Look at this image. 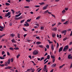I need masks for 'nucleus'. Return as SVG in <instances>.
<instances>
[{
  "instance_id": "f257e3e1",
  "label": "nucleus",
  "mask_w": 72,
  "mask_h": 72,
  "mask_svg": "<svg viewBox=\"0 0 72 72\" xmlns=\"http://www.w3.org/2000/svg\"><path fill=\"white\" fill-rule=\"evenodd\" d=\"M68 48H69L68 45L66 46L63 49V51H66L67 50V49H68Z\"/></svg>"
},
{
  "instance_id": "f03ea898",
  "label": "nucleus",
  "mask_w": 72,
  "mask_h": 72,
  "mask_svg": "<svg viewBox=\"0 0 72 72\" xmlns=\"http://www.w3.org/2000/svg\"><path fill=\"white\" fill-rule=\"evenodd\" d=\"M39 54V52L37 50H35L33 52V54L34 55H36Z\"/></svg>"
},
{
  "instance_id": "7ed1b4c3",
  "label": "nucleus",
  "mask_w": 72,
  "mask_h": 72,
  "mask_svg": "<svg viewBox=\"0 0 72 72\" xmlns=\"http://www.w3.org/2000/svg\"><path fill=\"white\" fill-rule=\"evenodd\" d=\"M48 6H49V5L47 4L45 6L43 7V10H46L48 8Z\"/></svg>"
},
{
  "instance_id": "20e7f679",
  "label": "nucleus",
  "mask_w": 72,
  "mask_h": 72,
  "mask_svg": "<svg viewBox=\"0 0 72 72\" xmlns=\"http://www.w3.org/2000/svg\"><path fill=\"white\" fill-rule=\"evenodd\" d=\"M66 30H64V31H62L61 32V33H64V35H66Z\"/></svg>"
},
{
  "instance_id": "39448f33",
  "label": "nucleus",
  "mask_w": 72,
  "mask_h": 72,
  "mask_svg": "<svg viewBox=\"0 0 72 72\" xmlns=\"http://www.w3.org/2000/svg\"><path fill=\"white\" fill-rule=\"evenodd\" d=\"M10 12H9L8 13L6 14L5 15V17H8V16H9L10 15Z\"/></svg>"
},
{
  "instance_id": "423d86ee",
  "label": "nucleus",
  "mask_w": 72,
  "mask_h": 72,
  "mask_svg": "<svg viewBox=\"0 0 72 72\" xmlns=\"http://www.w3.org/2000/svg\"><path fill=\"white\" fill-rule=\"evenodd\" d=\"M52 35L53 37V38H55V36H56V35L55 34V33H53L52 34Z\"/></svg>"
},
{
  "instance_id": "0eeeda50",
  "label": "nucleus",
  "mask_w": 72,
  "mask_h": 72,
  "mask_svg": "<svg viewBox=\"0 0 72 72\" xmlns=\"http://www.w3.org/2000/svg\"><path fill=\"white\" fill-rule=\"evenodd\" d=\"M71 55H69L68 56V59H72V56H71Z\"/></svg>"
},
{
  "instance_id": "6e6552de",
  "label": "nucleus",
  "mask_w": 72,
  "mask_h": 72,
  "mask_svg": "<svg viewBox=\"0 0 72 72\" xmlns=\"http://www.w3.org/2000/svg\"><path fill=\"white\" fill-rule=\"evenodd\" d=\"M56 65H57L56 64H54L51 65V67L54 68V67H56Z\"/></svg>"
},
{
  "instance_id": "1a4fd4ad",
  "label": "nucleus",
  "mask_w": 72,
  "mask_h": 72,
  "mask_svg": "<svg viewBox=\"0 0 72 72\" xmlns=\"http://www.w3.org/2000/svg\"><path fill=\"white\" fill-rule=\"evenodd\" d=\"M62 50H63V47H62L60 48L58 50V52L60 53V51H62Z\"/></svg>"
},
{
  "instance_id": "9d476101",
  "label": "nucleus",
  "mask_w": 72,
  "mask_h": 72,
  "mask_svg": "<svg viewBox=\"0 0 72 72\" xmlns=\"http://www.w3.org/2000/svg\"><path fill=\"white\" fill-rule=\"evenodd\" d=\"M46 68V65L44 66V71H46L47 70V69Z\"/></svg>"
},
{
  "instance_id": "9b49d317",
  "label": "nucleus",
  "mask_w": 72,
  "mask_h": 72,
  "mask_svg": "<svg viewBox=\"0 0 72 72\" xmlns=\"http://www.w3.org/2000/svg\"><path fill=\"white\" fill-rule=\"evenodd\" d=\"M51 49H52V50L53 51V50H54V46L53 44H51Z\"/></svg>"
},
{
  "instance_id": "f8f14e48",
  "label": "nucleus",
  "mask_w": 72,
  "mask_h": 72,
  "mask_svg": "<svg viewBox=\"0 0 72 72\" xmlns=\"http://www.w3.org/2000/svg\"><path fill=\"white\" fill-rule=\"evenodd\" d=\"M12 68V67L10 66H8L7 67L5 68V69H10V68Z\"/></svg>"
},
{
  "instance_id": "ddd939ff",
  "label": "nucleus",
  "mask_w": 72,
  "mask_h": 72,
  "mask_svg": "<svg viewBox=\"0 0 72 72\" xmlns=\"http://www.w3.org/2000/svg\"><path fill=\"white\" fill-rule=\"evenodd\" d=\"M52 30L54 31H56L57 30V28L56 27L52 29Z\"/></svg>"
},
{
  "instance_id": "4468645a",
  "label": "nucleus",
  "mask_w": 72,
  "mask_h": 72,
  "mask_svg": "<svg viewBox=\"0 0 72 72\" xmlns=\"http://www.w3.org/2000/svg\"><path fill=\"white\" fill-rule=\"evenodd\" d=\"M4 66H6V67H8V62H5V63L4 64Z\"/></svg>"
},
{
  "instance_id": "2eb2a0df",
  "label": "nucleus",
  "mask_w": 72,
  "mask_h": 72,
  "mask_svg": "<svg viewBox=\"0 0 72 72\" xmlns=\"http://www.w3.org/2000/svg\"><path fill=\"white\" fill-rule=\"evenodd\" d=\"M69 23V21H67L65 22L64 23V24H68Z\"/></svg>"
},
{
  "instance_id": "dca6fc26",
  "label": "nucleus",
  "mask_w": 72,
  "mask_h": 72,
  "mask_svg": "<svg viewBox=\"0 0 72 72\" xmlns=\"http://www.w3.org/2000/svg\"><path fill=\"white\" fill-rule=\"evenodd\" d=\"M7 62L8 63V64H10V59L9 58L8 59Z\"/></svg>"
},
{
  "instance_id": "f3484780",
  "label": "nucleus",
  "mask_w": 72,
  "mask_h": 72,
  "mask_svg": "<svg viewBox=\"0 0 72 72\" xmlns=\"http://www.w3.org/2000/svg\"><path fill=\"white\" fill-rule=\"evenodd\" d=\"M12 43H16V41H15L14 39H12Z\"/></svg>"
},
{
  "instance_id": "a211bd4d",
  "label": "nucleus",
  "mask_w": 72,
  "mask_h": 72,
  "mask_svg": "<svg viewBox=\"0 0 72 72\" xmlns=\"http://www.w3.org/2000/svg\"><path fill=\"white\" fill-rule=\"evenodd\" d=\"M39 4H40V5H44V4H45V3H44V2H42V3H39Z\"/></svg>"
},
{
  "instance_id": "6ab92c4d",
  "label": "nucleus",
  "mask_w": 72,
  "mask_h": 72,
  "mask_svg": "<svg viewBox=\"0 0 72 72\" xmlns=\"http://www.w3.org/2000/svg\"><path fill=\"white\" fill-rule=\"evenodd\" d=\"M15 36V35L14 34H11L10 35V36L12 37H13Z\"/></svg>"
},
{
  "instance_id": "aec40b11",
  "label": "nucleus",
  "mask_w": 72,
  "mask_h": 72,
  "mask_svg": "<svg viewBox=\"0 0 72 72\" xmlns=\"http://www.w3.org/2000/svg\"><path fill=\"white\" fill-rule=\"evenodd\" d=\"M4 36H5V34H3L2 35H0V39L2 38L3 37H4Z\"/></svg>"
},
{
  "instance_id": "412c9836",
  "label": "nucleus",
  "mask_w": 72,
  "mask_h": 72,
  "mask_svg": "<svg viewBox=\"0 0 72 72\" xmlns=\"http://www.w3.org/2000/svg\"><path fill=\"white\" fill-rule=\"evenodd\" d=\"M17 36L18 38H20V35L19 34V33L17 34Z\"/></svg>"
},
{
  "instance_id": "4be33fe9",
  "label": "nucleus",
  "mask_w": 72,
  "mask_h": 72,
  "mask_svg": "<svg viewBox=\"0 0 72 72\" xmlns=\"http://www.w3.org/2000/svg\"><path fill=\"white\" fill-rule=\"evenodd\" d=\"M24 26H26V27L27 26H29L30 25H29V24H24Z\"/></svg>"
},
{
  "instance_id": "5701e85b",
  "label": "nucleus",
  "mask_w": 72,
  "mask_h": 72,
  "mask_svg": "<svg viewBox=\"0 0 72 72\" xmlns=\"http://www.w3.org/2000/svg\"><path fill=\"white\" fill-rule=\"evenodd\" d=\"M14 60V59H13V58H12L10 60L12 63H13V62Z\"/></svg>"
},
{
  "instance_id": "b1692460",
  "label": "nucleus",
  "mask_w": 72,
  "mask_h": 72,
  "mask_svg": "<svg viewBox=\"0 0 72 72\" xmlns=\"http://www.w3.org/2000/svg\"><path fill=\"white\" fill-rule=\"evenodd\" d=\"M31 19H28V20H27L26 22H30L31 21Z\"/></svg>"
},
{
  "instance_id": "393cba45",
  "label": "nucleus",
  "mask_w": 72,
  "mask_h": 72,
  "mask_svg": "<svg viewBox=\"0 0 72 72\" xmlns=\"http://www.w3.org/2000/svg\"><path fill=\"white\" fill-rule=\"evenodd\" d=\"M51 58H52L53 59H54L55 58V57L53 56V55H51Z\"/></svg>"
},
{
  "instance_id": "a878e982",
  "label": "nucleus",
  "mask_w": 72,
  "mask_h": 72,
  "mask_svg": "<svg viewBox=\"0 0 72 72\" xmlns=\"http://www.w3.org/2000/svg\"><path fill=\"white\" fill-rule=\"evenodd\" d=\"M41 43V42H36V44H38V45H39Z\"/></svg>"
},
{
  "instance_id": "bb28decb",
  "label": "nucleus",
  "mask_w": 72,
  "mask_h": 72,
  "mask_svg": "<svg viewBox=\"0 0 72 72\" xmlns=\"http://www.w3.org/2000/svg\"><path fill=\"white\" fill-rule=\"evenodd\" d=\"M14 49H15V50H19V48H18V47L14 48Z\"/></svg>"
},
{
  "instance_id": "cd10ccee",
  "label": "nucleus",
  "mask_w": 72,
  "mask_h": 72,
  "mask_svg": "<svg viewBox=\"0 0 72 72\" xmlns=\"http://www.w3.org/2000/svg\"><path fill=\"white\" fill-rule=\"evenodd\" d=\"M9 49L10 50H14V49H13L12 47L10 48H9Z\"/></svg>"
},
{
  "instance_id": "c85d7f7f",
  "label": "nucleus",
  "mask_w": 72,
  "mask_h": 72,
  "mask_svg": "<svg viewBox=\"0 0 72 72\" xmlns=\"http://www.w3.org/2000/svg\"><path fill=\"white\" fill-rule=\"evenodd\" d=\"M40 17H41V16H38V17L36 18V19H40Z\"/></svg>"
},
{
  "instance_id": "c756f323",
  "label": "nucleus",
  "mask_w": 72,
  "mask_h": 72,
  "mask_svg": "<svg viewBox=\"0 0 72 72\" xmlns=\"http://www.w3.org/2000/svg\"><path fill=\"white\" fill-rule=\"evenodd\" d=\"M0 59H4V58H3V57L0 56Z\"/></svg>"
},
{
  "instance_id": "7c9ffc66",
  "label": "nucleus",
  "mask_w": 72,
  "mask_h": 72,
  "mask_svg": "<svg viewBox=\"0 0 72 72\" xmlns=\"http://www.w3.org/2000/svg\"><path fill=\"white\" fill-rule=\"evenodd\" d=\"M47 59H50V55H48L47 56Z\"/></svg>"
},
{
  "instance_id": "2f4dec72",
  "label": "nucleus",
  "mask_w": 72,
  "mask_h": 72,
  "mask_svg": "<svg viewBox=\"0 0 72 72\" xmlns=\"http://www.w3.org/2000/svg\"><path fill=\"white\" fill-rule=\"evenodd\" d=\"M5 5H7L8 6H9V5H10V4L8 3H5Z\"/></svg>"
},
{
  "instance_id": "473e14b6",
  "label": "nucleus",
  "mask_w": 72,
  "mask_h": 72,
  "mask_svg": "<svg viewBox=\"0 0 72 72\" xmlns=\"http://www.w3.org/2000/svg\"><path fill=\"white\" fill-rule=\"evenodd\" d=\"M24 20H23L21 21V23H23V22H24Z\"/></svg>"
},
{
  "instance_id": "72a5a7b5",
  "label": "nucleus",
  "mask_w": 72,
  "mask_h": 72,
  "mask_svg": "<svg viewBox=\"0 0 72 72\" xmlns=\"http://www.w3.org/2000/svg\"><path fill=\"white\" fill-rule=\"evenodd\" d=\"M36 39H38V40H40V39L39 37H36Z\"/></svg>"
},
{
  "instance_id": "f704fd0d",
  "label": "nucleus",
  "mask_w": 72,
  "mask_h": 72,
  "mask_svg": "<svg viewBox=\"0 0 72 72\" xmlns=\"http://www.w3.org/2000/svg\"><path fill=\"white\" fill-rule=\"evenodd\" d=\"M46 47L48 49L49 48V46L48 44L46 46Z\"/></svg>"
},
{
  "instance_id": "c9c22d12",
  "label": "nucleus",
  "mask_w": 72,
  "mask_h": 72,
  "mask_svg": "<svg viewBox=\"0 0 72 72\" xmlns=\"http://www.w3.org/2000/svg\"><path fill=\"white\" fill-rule=\"evenodd\" d=\"M5 54V51H3L2 52V55H4Z\"/></svg>"
},
{
  "instance_id": "e433bc0d",
  "label": "nucleus",
  "mask_w": 72,
  "mask_h": 72,
  "mask_svg": "<svg viewBox=\"0 0 72 72\" xmlns=\"http://www.w3.org/2000/svg\"><path fill=\"white\" fill-rule=\"evenodd\" d=\"M44 27L43 26H42L40 27V30H44Z\"/></svg>"
},
{
  "instance_id": "4c0bfd02",
  "label": "nucleus",
  "mask_w": 72,
  "mask_h": 72,
  "mask_svg": "<svg viewBox=\"0 0 72 72\" xmlns=\"http://www.w3.org/2000/svg\"><path fill=\"white\" fill-rule=\"evenodd\" d=\"M39 47H40V48H43V46H42V45H39Z\"/></svg>"
},
{
  "instance_id": "58836bf2",
  "label": "nucleus",
  "mask_w": 72,
  "mask_h": 72,
  "mask_svg": "<svg viewBox=\"0 0 72 72\" xmlns=\"http://www.w3.org/2000/svg\"><path fill=\"white\" fill-rule=\"evenodd\" d=\"M59 46V43H57V48H58Z\"/></svg>"
},
{
  "instance_id": "ea45409f",
  "label": "nucleus",
  "mask_w": 72,
  "mask_h": 72,
  "mask_svg": "<svg viewBox=\"0 0 72 72\" xmlns=\"http://www.w3.org/2000/svg\"><path fill=\"white\" fill-rule=\"evenodd\" d=\"M20 56V55L19 54V55H17V56L16 57L17 58V59H18V58H19V57Z\"/></svg>"
},
{
  "instance_id": "a19ab883",
  "label": "nucleus",
  "mask_w": 72,
  "mask_h": 72,
  "mask_svg": "<svg viewBox=\"0 0 72 72\" xmlns=\"http://www.w3.org/2000/svg\"><path fill=\"white\" fill-rule=\"evenodd\" d=\"M23 29L24 31H27V30H26V29L24 28H23Z\"/></svg>"
},
{
  "instance_id": "79ce46f5",
  "label": "nucleus",
  "mask_w": 72,
  "mask_h": 72,
  "mask_svg": "<svg viewBox=\"0 0 72 72\" xmlns=\"http://www.w3.org/2000/svg\"><path fill=\"white\" fill-rule=\"evenodd\" d=\"M19 19H22V16H21L20 17H18Z\"/></svg>"
},
{
  "instance_id": "37998d69",
  "label": "nucleus",
  "mask_w": 72,
  "mask_h": 72,
  "mask_svg": "<svg viewBox=\"0 0 72 72\" xmlns=\"http://www.w3.org/2000/svg\"><path fill=\"white\" fill-rule=\"evenodd\" d=\"M7 54L8 55V56H9V55H10V53H9V52L7 51Z\"/></svg>"
},
{
  "instance_id": "c03bdc74",
  "label": "nucleus",
  "mask_w": 72,
  "mask_h": 72,
  "mask_svg": "<svg viewBox=\"0 0 72 72\" xmlns=\"http://www.w3.org/2000/svg\"><path fill=\"white\" fill-rule=\"evenodd\" d=\"M15 20H18V19H19L18 17H15Z\"/></svg>"
},
{
  "instance_id": "a18cd8bd",
  "label": "nucleus",
  "mask_w": 72,
  "mask_h": 72,
  "mask_svg": "<svg viewBox=\"0 0 72 72\" xmlns=\"http://www.w3.org/2000/svg\"><path fill=\"white\" fill-rule=\"evenodd\" d=\"M66 12V11L65 10H64L62 12V13H64L65 12Z\"/></svg>"
},
{
  "instance_id": "49530a36",
  "label": "nucleus",
  "mask_w": 72,
  "mask_h": 72,
  "mask_svg": "<svg viewBox=\"0 0 72 72\" xmlns=\"http://www.w3.org/2000/svg\"><path fill=\"white\" fill-rule=\"evenodd\" d=\"M48 12H49V10H47L46 11L44 12V13H48Z\"/></svg>"
},
{
  "instance_id": "de8ad7c7",
  "label": "nucleus",
  "mask_w": 72,
  "mask_h": 72,
  "mask_svg": "<svg viewBox=\"0 0 72 72\" xmlns=\"http://www.w3.org/2000/svg\"><path fill=\"white\" fill-rule=\"evenodd\" d=\"M35 7H36V8H39L40 7V6L39 5H35Z\"/></svg>"
},
{
  "instance_id": "09e8293b",
  "label": "nucleus",
  "mask_w": 72,
  "mask_h": 72,
  "mask_svg": "<svg viewBox=\"0 0 72 72\" xmlns=\"http://www.w3.org/2000/svg\"><path fill=\"white\" fill-rule=\"evenodd\" d=\"M67 37H66L63 40H64V41H65V40H67Z\"/></svg>"
},
{
  "instance_id": "8fccbe9b",
  "label": "nucleus",
  "mask_w": 72,
  "mask_h": 72,
  "mask_svg": "<svg viewBox=\"0 0 72 72\" xmlns=\"http://www.w3.org/2000/svg\"><path fill=\"white\" fill-rule=\"evenodd\" d=\"M55 62V58L53 59V63H54Z\"/></svg>"
},
{
  "instance_id": "3c124183",
  "label": "nucleus",
  "mask_w": 72,
  "mask_h": 72,
  "mask_svg": "<svg viewBox=\"0 0 72 72\" xmlns=\"http://www.w3.org/2000/svg\"><path fill=\"white\" fill-rule=\"evenodd\" d=\"M0 28L1 29H3V28H4V27H3V26L2 27L1 26H0Z\"/></svg>"
},
{
  "instance_id": "603ef678",
  "label": "nucleus",
  "mask_w": 72,
  "mask_h": 72,
  "mask_svg": "<svg viewBox=\"0 0 72 72\" xmlns=\"http://www.w3.org/2000/svg\"><path fill=\"white\" fill-rule=\"evenodd\" d=\"M0 66H1V67H4V64H0Z\"/></svg>"
},
{
  "instance_id": "864d4df0",
  "label": "nucleus",
  "mask_w": 72,
  "mask_h": 72,
  "mask_svg": "<svg viewBox=\"0 0 72 72\" xmlns=\"http://www.w3.org/2000/svg\"><path fill=\"white\" fill-rule=\"evenodd\" d=\"M28 57H29V58H30V59H32V58H31V55H29V56H28Z\"/></svg>"
},
{
  "instance_id": "5fc2aeb1",
  "label": "nucleus",
  "mask_w": 72,
  "mask_h": 72,
  "mask_svg": "<svg viewBox=\"0 0 72 72\" xmlns=\"http://www.w3.org/2000/svg\"><path fill=\"white\" fill-rule=\"evenodd\" d=\"M11 11L12 12H13V13H14L15 12H14V10H13L11 9Z\"/></svg>"
},
{
  "instance_id": "6e6d98bb",
  "label": "nucleus",
  "mask_w": 72,
  "mask_h": 72,
  "mask_svg": "<svg viewBox=\"0 0 72 72\" xmlns=\"http://www.w3.org/2000/svg\"><path fill=\"white\" fill-rule=\"evenodd\" d=\"M29 7V6H25L24 7V8H28Z\"/></svg>"
},
{
  "instance_id": "4d7b16f0",
  "label": "nucleus",
  "mask_w": 72,
  "mask_h": 72,
  "mask_svg": "<svg viewBox=\"0 0 72 72\" xmlns=\"http://www.w3.org/2000/svg\"><path fill=\"white\" fill-rule=\"evenodd\" d=\"M26 1L28 3L30 2V0H26Z\"/></svg>"
},
{
  "instance_id": "13d9d810",
  "label": "nucleus",
  "mask_w": 72,
  "mask_h": 72,
  "mask_svg": "<svg viewBox=\"0 0 72 72\" xmlns=\"http://www.w3.org/2000/svg\"><path fill=\"white\" fill-rule=\"evenodd\" d=\"M55 24H52V27H54V26H55Z\"/></svg>"
},
{
  "instance_id": "bf43d9fd",
  "label": "nucleus",
  "mask_w": 72,
  "mask_h": 72,
  "mask_svg": "<svg viewBox=\"0 0 72 72\" xmlns=\"http://www.w3.org/2000/svg\"><path fill=\"white\" fill-rule=\"evenodd\" d=\"M6 57V55H3V58H4V59H5V57Z\"/></svg>"
},
{
  "instance_id": "052dcab7",
  "label": "nucleus",
  "mask_w": 72,
  "mask_h": 72,
  "mask_svg": "<svg viewBox=\"0 0 72 72\" xmlns=\"http://www.w3.org/2000/svg\"><path fill=\"white\" fill-rule=\"evenodd\" d=\"M42 69H39L38 71H37V72H40V71H41Z\"/></svg>"
},
{
  "instance_id": "680f3d73",
  "label": "nucleus",
  "mask_w": 72,
  "mask_h": 72,
  "mask_svg": "<svg viewBox=\"0 0 72 72\" xmlns=\"http://www.w3.org/2000/svg\"><path fill=\"white\" fill-rule=\"evenodd\" d=\"M32 72H34V71H35V69H33L32 70Z\"/></svg>"
},
{
  "instance_id": "e2e57ef3",
  "label": "nucleus",
  "mask_w": 72,
  "mask_h": 72,
  "mask_svg": "<svg viewBox=\"0 0 72 72\" xmlns=\"http://www.w3.org/2000/svg\"><path fill=\"white\" fill-rule=\"evenodd\" d=\"M26 36H27V34H25L24 35V37H26Z\"/></svg>"
},
{
  "instance_id": "0e129e2a",
  "label": "nucleus",
  "mask_w": 72,
  "mask_h": 72,
  "mask_svg": "<svg viewBox=\"0 0 72 72\" xmlns=\"http://www.w3.org/2000/svg\"><path fill=\"white\" fill-rule=\"evenodd\" d=\"M26 40L27 41H28V42H30V41L31 40H29V39H27Z\"/></svg>"
},
{
  "instance_id": "69168bd1",
  "label": "nucleus",
  "mask_w": 72,
  "mask_h": 72,
  "mask_svg": "<svg viewBox=\"0 0 72 72\" xmlns=\"http://www.w3.org/2000/svg\"><path fill=\"white\" fill-rule=\"evenodd\" d=\"M62 22H64V21H65V19H62Z\"/></svg>"
},
{
  "instance_id": "338daca9",
  "label": "nucleus",
  "mask_w": 72,
  "mask_h": 72,
  "mask_svg": "<svg viewBox=\"0 0 72 72\" xmlns=\"http://www.w3.org/2000/svg\"><path fill=\"white\" fill-rule=\"evenodd\" d=\"M68 8H65V10H68Z\"/></svg>"
},
{
  "instance_id": "774afa93",
  "label": "nucleus",
  "mask_w": 72,
  "mask_h": 72,
  "mask_svg": "<svg viewBox=\"0 0 72 72\" xmlns=\"http://www.w3.org/2000/svg\"><path fill=\"white\" fill-rule=\"evenodd\" d=\"M72 35V31L71 32V33H70V36H71Z\"/></svg>"
}]
</instances>
